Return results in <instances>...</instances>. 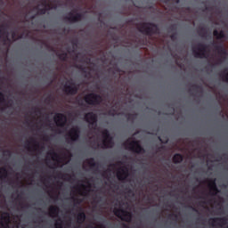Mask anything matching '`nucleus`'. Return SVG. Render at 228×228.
Segmentation results:
<instances>
[{
  "instance_id": "4468645a",
  "label": "nucleus",
  "mask_w": 228,
  "mask_h": 228,
  "mask_svg": "<svg viewBox=\"0 0 228 228\" xmlns=\"http://www.w3.org/2000/svg\"><path fill=\"white\" fill-rule=\"evenodd\" d=\"M67 92H69V94H76L77 89H67Z\"/></svg>"
},
{
  "instance_id": "7ed1b4c3",
  "label": "nucleus",
  "mask_w": 228,
  "mask_h": 228,
  "mask_svg": "<svg viewBox=\"0 0 228 228\" xmlns=\"http://www.w3.org/2000/svg\"><path fill=\"white\" fill-rule=\"evenodd\" d=\"M54 120L57 126H64L65 122H67V118L62 114H56L54 117Z\"/></svg>"
},
{
  "instance_id": "2eb2a0df",
  "label": "nucleus",
  "mask_w": 228,
  "mask_h": 228,
  "mask_svg": "<svg viewBox=\"0 0 228 228\" xmlns=\"http://www.w3.org/2000/svg\"><path fill=\"white\" fill-rule=\"evenodd\" d=\"M3 99H4L3 94H0V102L1 101H3Z\"/></svg>"
},
{
  "instance_id": "39448f33",
  "label": "nucleus",
  "mask_w": 228,
  "mask_h": 228,
  "mask_svg": "<svg viewBox=\"0 0 228 228\" xmlns=\"http://www.w3.org/2000/svg\"><path fill=\"white\" fill-rule=\"evenodd\" d=\"M128 149L134 151V152H142V146H140V142H133L128 145Z\"/></svg>"
},
{
  "instance_id": "1a4fd4ad",
  "label": "nucleus",
  "mask_w": 228,
  "mask_h": 228,
  "mask_svg": "<svg viewBox=\"0 0 228 228\" xmlns=\"http://www.w3.org/2000/svg\"><path fill=\"white\" fill-rule=\"evenodd\" d=\"M108 142H111V138H110V134H108V131L103 132V143L105 147H110L108 144Z\"/></svg>"
},
{
  "instance_id": "423d86ee",
  "label": "nucleus",
  "mask_w": 228,
  "mask_h": 228,
  "mask_svg": "<svg viewBox=\"0 0 228 228\" xmlns=\"http://www.w3.org/2000/svg\"><path fill=\"white\" fill-rule=\"evenodd\" d=\"M118 178L120 180L126 179L127 177V169L126 167L120 168L117 173Z\"/></svg>"
},
{
  "instance_id": "9d476101",
  "label": "nucleus",
  "mask_w": 228,
  "mask_h": 228,
  "mask_svg": "<svg viewBox=\"0 0 228 228\" xmlns=\"http://www.w3.org/2000/svg\"><path fill=\"white\" fill-rule=\"evenodd\" d=\"M174 161L175 163H181V161H183V156H181L180 154L175 155Z\"/></svg>"
},
{
  "instance_id": "f3484780",
  "label": "nucleus",
  "mask_w": 228,
  "mask_h": 228,
  "mask_svg": "<svg viewBox=\"0 0 228 228\" xmlns=\"http://www.w3.org/2000/svg\"><path fill=\"white\" fill-rule=\"evenodd\" d=\"M71 20H77V18H72Z\"/></svg>"
},
{
  "instance_id": "ddd939ff",
  "label": "nucleus",
  "mask_w": 228,
  "mask_h": 228,
  "mask_svg": "<svg viewBox=\"0 0 228 228\" xmlns=\"http://www.w3.org/2000/svg\"><path fill=\"white\" fill-rule=\"evenodd\" d=\"M4 175H6V169H0V177H4Z\"/></svg>"
},
{
  "instance_id": "f03ea898",
  "label": "nucleus",
  "mask_w": 228,
  "mask_h": 228,
  "mask_svg": "<svg viewBox=\"0 0 228 228\" xmlns=\"http://www.w3.org/2000/svg\"><path fill=\"white\" fill-rule=\"evenodd\" d=\"M85 99H86V102H87V104H99V102H101V101H102L101 96H97L95 94H89V95L86 96Z\"/></svg>"
},
{
  "instance_id": "f8f14e48",
  "label": "nucleus",
  "mask_w": 228,
  "mask_h": 228,
  "mask_svg": "<svg viewBox=\"0 0 228 228\" xmlns=\"http://www.w3.org/2000/svg\"><path fill=\"white\" fill-rule=\"evenodd\" d=\"M214 36L216 37L217 38H224V32H220L218 34V31L215 30L214 31Z\"/></svg>"
},
{
  "instance_id": "f257e3e1",
  "label": "nucleus",
  "mask_w": 228,
  "mask_h": 228,
  "mask_svg": "<svg viewBox=\"0 0 228 228\" xmlns=\"http://www.w3.org/2000/svg\"><path fill=\"white\" fill-rule=\"evenodd\" d=\"M114 213L118 216V218H121V220H125V222H131V213L122 209L114 210Z\"/></svg>"
},
{
  "instance_id": "20e7f679",
  "label": "nucleus",
  "mask_w": 228,
  "mask_h": 228,
  "mask_svg": "<svg viewBox=\"0 0 228 228\" xmlns=\"http://www.w3.org/2000/svg\"><path fill=\"white\" fill-rule=\"evenodd\" d=\"M8 224H10V215L8 213L2 214V216H1L2 227L8 228Z\"/></svg>"
},
{
  "instance_id": "dca6fc26",
  "label": "nucleus",
  "mask_w": 228,
  "mask_h": 228,
  "mask_svg": "<svg viewBox=\"0 0 228 228\" xmlns=\"http://www.w3.org/2000/svg\"><path fill=\"white\" fill-rule=\"evenodd\" d=\"M211 188H212V190H215L216 188L215 183H212Z\"/></svg>"
},
{
  "instance_id": "6e6552de",
  "label": "nucleus",
  "mask_w": 228,
  "mask_h": 228,
  "mask_svg": "<svg viewBox=\"0 0 228 228\" xmlns=\"http://www.w3.org/2000/svg\"><path fill=\"white\" fill-rule=\"evenodd\" d=\"M69 135L71 140H77V137L79 136L77 128L71 129L69 133Z\"/></svg>"
},
{
  "instance_id": "9b49d317",
  "label": "nucleus",
  "mask_w": 228,
  "mask_h": 228,
  "mask_svg": "<svg viewBox=\"0 0 228 228\" xmlns=\"http://www.w3.org/2000/svg\"><path fill=\"white\" fill-rule=\"evenodd\" d=\"M85 218H86L85 213H80L77 216L78 222H85Z\"/></svg>"
},
{
  "instance_id": "0eeeda50",
  "label": "nucleus",
  "mask_w": 228,
  "mask_h": 228,
  "mask_svg": "<svg viewBox=\"0 0 228 228\" xmlns=\"http://www.w3.org/2000/svg\"><path fill=\"white\" fill-rule=\"evenodd\" d=\"M86 119L89 122V124H95V122H97V117L94 113L86 114Z\"/></svg>"
}]
</instances>
